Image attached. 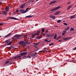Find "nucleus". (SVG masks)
Listing matches in <instances>:
<instances>
[{"label": "nucleus", "mask_w": 76, "mask_h": 76, "mask_svg": "<svg viewBox=\"0 0 76 76\" xmlns=\"http://www.w3.org/2000/svg\"><path fill=\"white\" fill-rule=\"evenodd\" d=\"M40 33V32H39V31H37L36 33L32 34L31 36L32 38H34V37H35L36 35H39V34Z\"/></svg>", "instance_id": "1"}, {"label": "nucleus", "mask_w": 76, "mask_h": 76, "mask_svg": "<svg viewBox=\"0 0 76 76\" xmlns=\"http://www.w3.org/2000/svg\"><path fill=\"white\" fill-rule=\"evenodd\" d=\"M20 57H21V56H18L17 55L12 57V59H13V60H16V59H18V58H20Z\"/></svg>", "instance_id": "2"}, {"label": "nucleus", "mask_w": 76, "mask_h": 76, "mask_svg": "<svg viewBox=\"0 0 76 76\" xmlns=\"http://www.w3.org/2000/svg\"><path fill=\"white\" fill-rule=\"evenodd\" d=\"M60 7H58L55 8H53L52 10H51V11H54V10H58V9H59Z\"/></svg>", "instance_id": "3"}, {"label": "nucleus", "mask_w": 76, "mask_h": 76, "mask_svg": "<svg viewBox=\"0 0 76 76\" xmlns=\"http://www.w3.org/2000/svg\"><path fill=\"white\" fill-rule=\"evenodd\" d=\"M19 45H23L24 44H25V43L24 41H22L19 42Z\"/></svg>", "instance_id": "4"}, {"label": "nucleus", "mask_w": 76, "mask_h": 76, "mask_svg": "<svg viewBox=\"0 0 76 76\" xmlns=\"http://www.w3.org/2000/svg\"><path fill=\"white\" fill-rule=\"evenodd\" d=\"M31 56L33 58H35L36 56H37V53H34L31 55Z\"/></svg>", "instance_id": "5"}, {"label": "nucleus", "mask_w": 76, "mask_h": 76, "mask_svg": "<svg viewBox=\"0 0 76 76\" xmlns=\"http://www.w3.org/2000/svg\"><path fill=\"white\" fill-rule=\"evenodd\" d=\"M9 19H14V20H18V18H15V17H9Z\"/></svg>", "instance_id": "6"}, {"label": "nucleus", "mask_w": 76, "mask_h": 76, "mask_svg": "<svg viewBox=\"0 0 76 76\" xmlns=\"http://www.w3.org/2000/svg\"><path fill=\"white\" fill-rule=\"evenodd\" d=\"M27 52H24L22 53H20V56H25V55H26L27 54Z\"/></svg>", "instance_id": "7"}, {"label": "nucleus", "mask_w": 76, "mask_h": 76, "mask_svg": "<svg viewBox=\"0 0 76 76\" xmlns=\"http://www.w3.org/2000/svg\"><path fill=\"white\" fill-rule=\"evenodd\" d=\"M24 11H25V10L24 9L20 10L21 13H26V12Z\"/></svg>", "instance_id": "8"}, {"label": "nucleus", "mask_w": 76, "mask_h": 76, "mask_svg": "<svg viewBox=\"0 0 76 76\" xmlns=\"http://www.w3.org/2000/svg\"><path fill=\"white\" fill-rule=\"evenodd\" d=\"M20 35L18 34H16L12 38H17V37H20Z\"/></svg>", "instance_id": "9"}, {"label": "nucleus", "mask_w": 76, "mask_h": 76, "mask_svg": "<svg viewBox=\"0 0 76 76\" xmlns=\"http://www.w3.org/2000/svg\"><path fill=\"white\" fill-rule=\"evenodd\" d=\"M56 3V1H52L50 3V4H54V3Z\"/></svg>", "instance_id": "10"}, {"label": "nucleus", "mask_w": 76, "mask_h": 76, "mask_svg": "<svg viewBox=\"0 0 76 76\" xmlns=\"http://www.w3.org/2000/svg\"><path fill=\"white\" fill-rule=\"evenodd\" d=\"M60 13V11H57L56 13H55V14H54V15H59V14Z\"/></svg>", "instance_id": "11"}, {"label": "nucleus", "mask_w": 76, "mask_h": 76, "mask_svg": "<svg viewBox=\"0 0 76 76\" xmlns=\"http://www.w3.org/2000/svg\"><path fill=\"white\" fill-rule=\"evenodd\" d=\"M49 17L50 18L53 19H56L55 18V16L53 15H50Z\"/></svg>", "instance_id": "12"}, {"label": "nucleus", "mask_w": 76, "mask_h": 76, "mask_svg": "<svg viewBox=\"0 0 76 76\" xmlns=\"http://www.w3.org/2000/svg\"><path fill=\"white\" fill-rule=\"evenodd\" d=\"M42 36H40L39 37H36V38L37 39H41V38H42Z\"/></svg>", "instance_id": "13"}, {"label": "nucleus", "mask_w": 76, "mask_h": 76, "mask_svg": "<svg viewBox=\"0 0 76 76\" xmlns=\"http://www.w3.org/2000/svg\"><path fill=\"white\" fill-rule=\"evenodd\" d=\"M7 14V12L6 11H4L2 12V14L3 15H6Z\"/></svg>", "instance_id": "14"}, {"label": "nucleus", "mask_w": 76, "mask_h": 76, "mask_svg": "<svg viewBox=\"0 0 76 76\" xmlns=\"http://www.w3.org/2000/svg\"><path fill=\"white\" fill-rule=\"evenodd\" d=\"M9 8L8 7H7L6 8L5 11L7 12H9Z\"/></svg>", "instance_id": "15"}, {"label": "nucleus", "mask_w": 76, "mask_h": 76, "mask_svg": "<svg viewBox=\"0 0 76 76\" xmlns=\"http://www.w3.org/2000/svg\"><path fill=\"white\" fill-rule=\"evenodd\" d=\"M9 62H10V61H9L7 60L5 61V64H8V63H9Z\"/></svg>", "instance_id": "16"}, {"label": "nucleus", "mask_w": 76, "mask_h": 76, "mask_svg": "<svg viewBox=\"0 0 76 76\" xmlns=\"http://www.w3.org/2000/svg\"><path fill=\"white\" fill-rule=\"evenodd\" d=\"M24 6H25V4H23L20 6V7L21 9H23V7H24Z\"/></svg>", "instance_id": "17"}, {"label": "nucleus", "mask_w": 76, "mask_h": 76, "mask_svg": "<svg viewBox=\"0 0 76 76\" xmlns=\"http://www.w3.org/2000/svg\"><path fill=\"white\" fill-rule=\"evenodd\" d=\"M72 7V5L69 6L68 8H67V10H69V9H70V8H71V7Z\"/></svg>", "instance_id": "18"}, {"label": "nucleus", "mask_w": 76, "mask_h": 76, "mask_svg": "<svg viewBox=\"0 0 76 76\" xmlns=\"http://www.w3.org/2000/svg\"><path fill=\"white\" fill-rule=\"evenodd\" d=\"M75 18V15H72L71 16L70 19H73V18Z\"/></svg>", "instance_id": "19"}, {"label": "nucleus", "mask_w": 76, "mask_h": 76, "mask_svg": "<svg viewBox=\"0 0 76 76\" xmlns=\"http://www.w3.org/2000/svg\"><path fill=\"white\" fill-rule=\"evenodd\" d=\"M57 34H56L55 35V36L54 37V38L55 39H56V38H57Z\"/></svg>", "instance_id": "20"}, {"label": "nucleus", "mask_w": 76, "mask_h": 76, "mask_svg": "<svg viewBox=\"0 0 76 76\" xmlns=\"http://www.w3.org/2000/svg\"><path fill=\"white\" fill-rule=\"evenodd\" d=\"M40 43L39 42H38L37 43H36L34 44V45H39V44Z\"/></svg>", "instance_id": "21"}, {"label": "nucleus", "mask_w": 76, "mask_h": 76, "mask_svg": "<svg viewBox=\"0 0 76 76\" xmlns=\"http://www.w3.org/2000/svg\"><path fill=\"white\" fill-rule=\"evenodd\" d=\"M11 35V33H10L7 35L6 37H10V36Z\"/></svg>", "instance_id": "22"}, {"label": "nucleus", "mask_w": 76, "mask_h": 76, "mask_svg": "<svg viewBox=\"0 0 76 76\" xmlns=\"http://www.w3.org/2000/svg\"><path fill=\"white\" fill-rule=\"evenodd\" d=\"M32 15H28L26 17V18H31Z\"/></svg>", "instance_id": "23"}, {"label": "nucleus", "mask_w": 76, "mask_h": 76, "mask_svg": "<svg viewBox=\"0 0 76 76\" xmlns=\"http://www.w3.org/2000/svg\"><path fill=\"white\" fill-rule=\"evenodd\" d=\"M69 28H70L69 26H67V28L65 29V31H68L69 29Z\"/></svg>", "instance_id": "24"}, {"label": "nucleus", "mask_w": 76, "mask_h": 76, "mask_svg": "<svg viewBox=\"0 0 76 76\" xmlns=\"http://www.w3.org/2000/svg\"><path fill=\"white\" fill-rule=\"evenodd\" d=\"M68 37H66L64 38V41H67V40H68Z\"/></svg>", "instance_id": "25"}, {"label": "nucleus", "mask_w": 76, "mask_h": 76, "mask_svg": "<svg viewBox=\"0 0 76 76\" xmlns=\"http://www.w3.org/2000/svg\"><path fill=\"white\" fill-rule=\"evenodd\" d=\"M27 58H31V56L29 55H28L26 57Z\"/></svg>", "instance_id": "26"}, {"label": "nucleus", "mask_w": 76, "mask_h": 76, "mask_svg": "<svg viewBox=\"0 0 76 76\" xmlns=\"http://www.w3.org/2000/svg\"><path fill=\"white\" fill-rule=\"evenodd\" d=\"M12 42H10L8 43L7 44V45H10L11 44H12Z\"/></svg>", "instance_id": "27"}, {"label": "nucleus", "mask_w": 76, "mask_h": 76, "mask_svg": "<svg viewBox=\"0 0 76 76\" xmlns=\"http://www.w3.org/2000/svg\"><path fill=\"white\" fill-rule=\"evenodd\" d=\"M41 30L42 31V32H44L45 31V28H42L41 29Z\"/></svg>", "instance_id": "28"}, {"label": "nucleus", "mask_w": 76, "mask_h": 76, "mask_svg": "<svg viewBox=\"0 0 76 76\" xmlns=\"http://www.w3.org/2000/svg\"><path fill=\"white\" fill-rule=\"evenodd\" d=\"M74 31V28H71V30H70V31Z\"/></svg>", "instance_id": "29"}, {"label": "nucleus", "mask_w": 76, "mask_h": 76, "mask_svg": "<svg viewBox=\"0 0 76 76\" xmlns=\"http://www.w3.org/2000/svg\"><path fill=\"white\" fill-rule=\"evenodd\" d=\"M52 35L50 34H47V37H51Z\"/></svg>", "instance_id": "30"}, {"label": "nucleus", "mask_w": 76, "mask_h": 76, "mask_svg": "<svg viewBox=\"0 0 76 76\" xmlns=\"http://www.w3.org/2000/svg\"><path fill=\"white\" fill-rule=\"evenodd\" d=\"M54 45V43H52L49 44V46H51V45Z\"/></svg>", "instance_id": "31"}, {"label": "nucleus", "mask_w": 76, "mask_h": 76, "mask_svg": "<svg viewBox=\"0 0 76 76\" xmlns=\"http://www.w3.org/2000/svg\"><path fill=\"white\" fill-rule=\"evenodd\" d=\"M61 22V20H58V21H57V23H60Z\"/></svg>", "instance_id": "32"}, {"label": "nucleus", "mask_w": 76, "mask_h": 76, "mask_svg": "<svg viewBox=\"0 0 76 76\" xmlns=\"http://www.w3.org/2000/svg\"><path fill=\"white\" fill-rule=\"evenodd\" d=\"M63 25H66V26H67V24L66 23H64Z\"/></svg>", "instance_id": "33"}, {"label": "nucleus", "mask_w": 76, "mask_h": 76, "mask_svg": "<svg viewBox=\"0 0 76 76\" xmlns=\"http://www.w3.org/2000/svg\"><path fill=\"white\" fill-rule=\"evenodd\" d=\"M3 25V23H0V26H1V25Z\"/></svg>", "instance_id": "34"}, {"label": "nucleus", "mask_w": 76, "mask_h": 76, "mask_svg": "<svg viewBox=\"0 0 76 76\" xmlns=\"http://www.w3.org/2000/svg\"><path fill=\"white\" fill-rule=\"evenodd\" d=\"M72 37H68V39H72Z\"/></svg>", "instance_id": "35"}, {"label": "nucleus", "mask_w": 76, "mask_h": 76, "mask_svg": "<svg viewBox=\"0 0 76 76\" xmlns=\"http://www.w3.org/2000/svg\"><path fill=\"white\" fill-rule=\"evenodd\" d=\"M58 39H60V37L58 36V37H57L56 39V40H58Z\"/></svg>", "instance_id": "36"}, {"label": "nucleus", "mask_w": 76, "mask_h": 76, "mask_svg": "<svg viewBox=\"0 0 76 76\" xmlns=\"http://www.w3.org/2000/svg\"><path fill=\"white\" fill-rule=\"evenodd\" d=\"M9 41V40H6V42H7V43H8Z\"/></svg>", "instance_id": "37"}, {"label": "nucleus", "mask_w": 76, "mask_h": 76, "mask_svg": "<svg viewBox=\"0 0 76 76\" xmlns=\"http://www.w3.org/2000/svg\"><path fill=\"white\" fill-rule=\"evenodd\" d=\"M31 1H29L28 2H27L28 3H31Z\"/></svg>", "instance_id": "38"}, {"label": "nucleus", "mask_w": 76, "mask_h": 76, "mask_svg": "<svg viewBox=\"0 0 76 76\" xmlns=\"http://www.w3.org/2000/svg\"><path fill=\"white\" fill-rule=\"evenodd\" d=\"M28 10H29V8H26V11Z\"/></svg>", "instance_id": "39"}, {"label": "nucleus", "mask_w": 76, "mask_h": 76, "mask_svg": "<svg viewBox=\"0 0 76 76\" xmlns=\"http://www.w3.org/2000/svg\"><path fill=\"white\" fill-rule=\"evenodd\" d=\"M63 32H64V33H65V34H66V31H64Z\"/></svg>", "instance_id": "40"}, {"label": "nucleus", "mask_w": 76, "mask_h": 76, "mask_svg": "<svg viewBox=\"0 0 76 76\" xmlns=\"http://www.w3.org/2000/svg\"><path fill=\"white\" fill-rule=\"evenodd\" d=\"M65 35V33H62V35Z\"/></svg>", "instance_id": "41"}, {"label": "nucleus", "mask_w": 76, "mask_h": 76, "mask_svg": "<svg viewBox=\"0 0 76 76\" xmlns=\"http://www.w3.org/2000/svg\"><path fill=\"white\" fill-rule=\"evenodd\" d=\"M76 50V47L75 48L73 49V50Z\"/></svg>", "instance_id": "42"}, {"label": "nucleus", "mask_w": 76, "mask_h": 76, "mask_svg": "<svg viewBox=\"0 0 76 76\" xmlns=\"http://www.w3.org/2000/svg\"><path fill=\"white\" fill-rule=\"evenodd\" d=\"M45 42H48V41H47V39H45Z\"/></svg>", "instance_id": "43"}, {"label": "nucleus", "mask_w": 76, "mask_h": 76, "mask_svg": "<svg viewBox=\"0 0 76 76\" xmlns=\"http://www.w3.org/2000/svg\"><path fill=\"white\" fill-rule=\"evenodd\" d=\"M59 38H62V36H59Z\"/></svg>", "instance_id": "44"}, {"label": "nucleus", "mask_w": 76, "mask_h": 76, "mask_svg": "<svg viewBox=\"0 0 76 76\" xmlns=\"http://www.w3.org/2000/svg\"><path fill=\"white\" fill-rule=\"evenodd\" d=\"M71 3V2H69L68 3V4H70V3Z\"/></svg>", "instance_id": "45"}, {"label": "nucleus", "mask_w": 76, "mask_h": 76, "mask_svg": "<svg viewBox=\"0 0 76 76\" xmlns=\"http://www.w3.org/2000/svg\"><path fill=\"white\" fill-rule=\"evenodd\" d=\"M18 10H17L16 11V12H17V13H18Z\"/></svg>", "instance_id": "46"}, {"label": "nucleus", "mask_w": 76, "mask_h": 76, "mask_svg": "<svg viewBox=\"0 0 76 76\" xmlns=\"http://www.w3.org/2000/svg\"><path fill=\"white\" fill-rule=\"evenodd\" d=\"M73 61V60H71V61H69V62H72Z\"/></svg>", "instance_id": "47"}, {"label": "nucleus", "mask_w": 76, "mask_h": 76, "mask_svg": "<svg viewBox=\"0 0 76 76\" xmlns=\"http://www.w3.org/2000/svg\"><path fill=\"white\" fill-rule=\"evenodd\" d=\"M13 64V62H12L11 63H10V64Z\"/></svg>", "instance_id": "48"}, {"label": "nucleus", "mask_w": 76, "mask_h": 76, "mask_svg": "<svg viewBox=\"0 0 76 76\" xmlns=\"http://www.w3.org/2000/svg\"><path fill=\"white\" fill-rule=\"evenodd\" d=\"M51 41V40H50L49 41H48V42H50Z\"/></svg>", "instance_id": "49"}, {"label": "nucleus", "mask_w": 76, "mask_h": 76, "mask_svg": "<svg viewBox=\"0 0 76 76\" xmlns=\"http://www.w3.org/2000/svg\"><path fill=\"white\" fill-rule=\"evenodd\" d=\"M58 41H59V42H61L62 41H61V40H58Z\"/></svg>", "instance_id": "50"}, {"label": "nucleus", "mask_w": 76, "mask_h": 76, "mask_svg": "<svg viewBox=\"0 0 76 76\" xmlns=\"http://www.w3.org/2000/svg\"><path fill=\"white\" fill-rule=\"evenodd\" d=\"M31 1L32 2H34V1Z\"/></svg>", "instance_id": "51"}, {"label": "nucleus", "mask_w": 76, "mask_h": 76, "mask_svg": "<svg viewBox=\"0 0 76 76\" xmlns=\"http://www.w3.org/2000/svg\"><path fill=\"white\" fill-rule=\"evenodd\" d=\"M43 52H45V51H46V50H43Z\"/></svg>", "instance_id": "52"}, {"label": "nucleus", "mask_w": 76, "mask_h": 76, "mask_svg": "<svg viewBox=\"0 0 76 76\" xmlns=\"http://www.w3.org/2000/svg\"><path fill=\"white\" fill-rule=\"evenodd\" d=\"M7 60H11V59H8Z\"/></svg>", "instance_id": "53"}, {"label": "nucleus", "mask_w": 76, "mask_h": 76, "mask_svg": "<svg viewBox=\"0 0 76 76\" xmlns=\"http://www.w3.org/2000/svg\"><path fill=\"white\" fill-rule=\"evenodd\" d=\"M44 50H45V49H46V48H44Z\"/></svg>", "instance_id": "54"}, {"label": "nucleus", "mask_w": 76, "mask_h": 76, "mask_svg": "<svg viewBox=\"0 0 76 76\" xmlns=\"http://www.w3.org/2000/svg\"><path fill=\"white\" fill-rule=\"evenodd\" d=\"M39 0H36V1H39Z\"/></svg>", "instance_id": "55"}, {"label": "nucleus", "mask_w": 76, "mask_h": 76, "mask_svg": "<svg viewBox=\"0 0 76 76\" xmlns=\"http://www.w3.org/2000/svg\"><path fill=\"white\" fill-rule=\"evenodd\" d=\"M1 4V2H0V4Z\"/></svg>", "instance_id": "56"}, {"label": "nucleus", "mask_w": 76, "mask_h": 76, "mask_svg": "<svg viewBox=\"0 0 76 76\" xmlns=\"http://www.w3.org/2000/svg\"><path fill=\"white\" fill-rule=\"evenodd\" d=\"M19 59H21V58H19Z\"/></svg>", "instance_id": "57"}, {"label": "nucleus", "mask_w": 76, "mask_h": 76, "mask_svg": "<svg viewBox=\"0 0 76 76\" xmlns=\"http://www.w3.org/2000/svg\"><path fill=\"white\" fill-rule=\"evenodd\" d=\"M48 1H49L50 0H47Z\"/></svg>", "instance_id": "58"}, {"label": "nucleus", "mask_w": 76, "mask_h": 76, "mask_svg": "<svg viewBox=\"0 0 76 76\" xmlns=\"http://www.w3.org/2000/svg\"><path fill=\"white\" fill-rule=\"evenodd\" d=\"M1 37L0 36V38H1Z\"/></svg>", "instance_id": "59"}]
</instances>
